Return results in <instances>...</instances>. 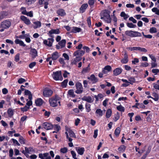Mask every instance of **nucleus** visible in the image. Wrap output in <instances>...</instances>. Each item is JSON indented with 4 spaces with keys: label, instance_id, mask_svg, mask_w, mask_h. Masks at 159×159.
Instances as JSON below:
<instances>
[{
    "label": "nucleus",
    "instance_id": "52",
    "mask_svg": "<svg viewBox=\"0 0 159 159\" xmlns=\"http://www.w3.org/2000/svg\"><path fill=\"white\" fill-rule=\"evenodd\" d=\"M87 21L89 27L90 28L91 26V22L90 17H89L87 18Z\"/></svg>",
    "mask_w": 159,
    "mask_h": 159
},
{
    "label": "nucleus",
    "instance_id": "45",
    "mask_svg": "<svg viewBox=\"0 0 159 159\" xmlns=\"http://www.w3.org/2000/svg\"><path fill=\"white\" fill-rule=\"evenodd\" d=\"M95 113L98 114L100 116H102L103 115L102 111L100 109H97Z\"/></svg>",
    "mask_w": 159,
    "mask_h": 159
},
{
    "label": "nucleus",
    "instance_id": "43",
    "mask_svg": "<svg viewBox=\"0 0 159 159\" xmlns=\"http://www.w3.org/2000/svg\"><path fill=\"white\" fill-rule=\"evenodd\" d=\"M91 105L90 104L86 103L85 104V108L86 111L87 112H89L91 111Z\"/></svg>",
    "mask_w": 159,
    "mask_h": 159
},
{
    "label": "nucleus",
    "instance_id": "62",
    "mask_svg": "<svg viewBox=\"0 0 159 159\" xmlns=\"http://www.w3.org/2000/svg\"><path fill=\"white\" fill-rule=\"evenodd\" d=\"M152 72L155 74V75H156L159 72V69H153L152 70Z\"/></svg>",
    "mask_w": 159,
    "mask_h": 159
},
{
    "label": "nucleus",
    "instance_id": "31",
    "mask_svg": "<svg viewBox=\"0 0 159 159\" xmlns=\"http://www.w3.org/2000/svg\"><path fill=\"white\" fill-rule=\"evenodd\" d=\"M125 57L121 60V62L123 64H126L128 61V56L126 53L124 55Z\"/></svg>",
    "mask_w": 159,
    "mask_h": 159
},
{
    "label": "nucleus",
    "instance_id": "55",
    "mask_svg": "<svg viewBox=\"0 0 159 159\" xmlns=\"http://www.w3.org/2000/svg\"><path fill=\"white\" fill-rule=\"evenodd\" d=\"M111 66L109 65L106 66L104 68V70H107L108 71H110L111 70Z\"/></svg>",
    "mask_w": 159,
    "mask_h": 159
},
{
    "label": "nucleus",
    "instance_id": "15",
    "mask_svg": "<svg viewBox=\"0 0 159 159\" xmlns=\"http://www.w3.org/2000/svg\"><path fill=\"white\" fill-rule=\"evenodd\" d=\"M20 19L26 25H29L30 24L31 22L30 20L25 16H21Z\"/></svg>",
    "mask_w": 159,
    "mask_h": 159
},
{
    "label": "nucleus",
    "instance_id": "39",
    "mask_svg": "<svg viewBox=\"0 0 159 159\" xmlns=\"http://www.w3.org/2000/svg\"><path fill=\"white\" fill-rule=\"evenodd\" d=\"M68 94L72 98H75V95L74 94V91L73 89H70L69 90L68 92Z\"/></svg>",
    "mask_w": 159,
    "mask_h": 159
},
{
    "label": "nucleus",
    "instance_id": "29",
    "mask_svg": "<svg viewBox=\"0 0 159 159\" xmlns=\"http://www.w3.org/2000/svg\"><path fill=\"white\" fill-rule=\"evenodd\" d=\"M90 70V64H89L87 67L83 68L82 70V73L83 74H85L89 72Z\"/></svg>",
    "mask_w": 159,
    "mask_h": 159
},
{
    "label": "nucleus",
    "instance_id": "38",
    "mask_svg": "<svg viewBox=\"0 0 159 159\" xmlns=\"http://www.w3.org/2000/svg\"><path fill=\"white\" fill-rule=\"evenodd\" d=\"M120 128L119 127H117L115 130L114 134L115 135L117 136H118L120 134Z\"/></svg>",
    "mask_w": 159,
    "mask_h": 159
},
{
    "label": "nucleus",
    "instance_id": "14",
    "mask_svg": "<svg viewBox=\"0 0 159 159\" xmlns=\"http://www.w3.org/2000/svg\"><path fill=\"white\" fill-rule=\"evenodd\" d=\"M35 103L37 106L40 107L43 103L44 101L42 98H39L35 100Z\"/></svg>",
    "mask_w": 159,
    "mask_h": 159
},
{
    "label": "nucleus",
    "instance_id": "32",
    "mask_svg": "<svg viewBox=\"0 0 159 159\" xmlns=\"http://www.w3.org/2000/svg\"><path fill=\"white\" fill-rule=\"evenodd\" d=\"M7 113L10 117H11L14 114V110L11 108H9L7 111Z\"/></svg>",
    "mask_w": 159,
    "mask_h": 159
},
{
    "label": "nucleus",
    "instance_id": "9",
    "mask_svg": "<svg viewBox=\"0 0 159 159\" xmlns=\"http://www.w3.org/2000/svg\"><path fill=\"white\" fill-rule=\"evenodd\" d=\"M60 33V31L59 29H52L48 32V34L49 37H53V35H52V34H58Z\"/></svg>",
    "mask_w": 159,
    "mask_h": 159
},
{
    "label": "nucleus",
    "instance_id": "18",
    "mask_svg": "<svg viewBox=\"0 0 159 159\" xmlns=\"http://www.w3.org/2000/svg\"><path fill=\"white\" fill-rule=\"evenodd\" d=\"M88 6V5L87 3H84L83 4L80 8V12L82 13H83L84 12Z\"/></svg>",
    "mask_w": 159,
    "mask_h": 159
},
{
    "label": "nucleus",
    "instance_id": "42",
    "mask_svg": "<svg viewBox=\"0 0 159 159\" xmlns=\"http://www.w3.org/2000/svg\"><path fill=\"white\" fill-rule=\"evenodd\" d=\"M128 80L130 82H129L130 84H133V83L135 82V78L134 77L129 78L128 79Z\"/></svg>",
    "mask_w": 159,
    "mask_h": 159
},
{
    "label": "nucleus",
    "instance_id": "12",
    "mask_svg": "<svg viewBox=\"0 0 159 159\" xmlns=\"http://www.w3.org/2000/svg\"><path fill=\"white\" fill-rule=\"evenodd\" d=\"M30 54L33 59L35 58L38 56L37 52L36 50L34 48H31Z\"/></svg>",
    "mask_w": 159,
    "mask_h": 159
},
{
    "label": "nucleus",
    "instance_id": "57",
    "mask_svg": "<svg viewBox=\"0 0 159 159\" xmlns=\"http://www.w3.org/2000/svg\"><path fill=\"white\" fill-rule=\"evenodd\" d=\"M20 60V54L18 53L16 54L15 57V61L16 62H18Z\"/></svg>",
    "mask_w": 159,
    "mask_h": 159
},
{
    "label": "nucleus",
    "instance_id": "36",
    "mask_svg": "<svg viewBox=\"0 0 159 159\" xmlns=\"http://www.w3.org/2000/svg\"><path fill=\"white\" fill-rule=\"evenodd\" d=\"M120 16L122 17H123L124 19L125 20H126L129 16V15L126 14L124 11H122L121 12Z\"/></svg>",
    "mask_w": 159,
    "mask_h": 159
},
{
    "label": "nucleus",
    "instance_id": "61",
    "mask_svg": "<svg viewBox=\"0 0 159 159\" xmlns=\"http://www.w3.org/2000/svg\"><path fill=\"white\" fill-rule=\"evenodd\" d=\"M11 140L13 142V143L14 144H15L16 145H17L18 146L20 145V144L18 143V142L16 140L14 139H11Z\"/></svg>",
    "mask_w": 159,
    "mask_h": 159
},
{
    "label": "nucleus",
    "instance_id": "1",
    "mask_svg": "<svg viewBox=\"0 0 159 159\" xmlns=\"http://www.w3.org/2000/svg\"><path fill=\"white\" fill-rule=\"evenodd\" d=\"M61 98L57 95H56L54 97L49 99V102L50 106L52 107H55L58 105L59 103L60 106H61V102L59 101Z\"/></svg>",
    "mask_w": 159,
    "mask_h": 159
},
{
    "label": "nucleus",
    "instance_id": "59",
    "mask_svg": "<svg viewBox=\"0 0 159 159\" xmlns=\"http://www.w3.org/2000/svg\"><path fill=\"white\" fill-rule=\"evenodd\" d=\"M81 59L82 58L81 57H80V56L76 57L75 58V59L74 61H75V62L74 64H75L76 62L80 61L81 60Z\"/></svg>",
    "mask_w": 159,
    "mask_h": 159
},
{
    "label": "nucleus",
    "instance_id": "64",
    "mask_svg": "<svg viewBox=\"0 0 159 159\" xmlns=\"http://www.w3.org/2000/svg\"><path fill=\"white\" fill-rule=\"evenodd\" d=\"M62 56L65 58L66 60H69V57L68 54L66 53H64L62 54Z\"/></svg>",
    "mask_w": 159,
    "mask_h": 159
},
{
    "label": "nucleus",
    "instance_id": "33",
    "mask_svg": "<svg viewBox=\"0 0 159 159\" xmlns=\"http://www.w3.org/2000/svg\"><path fill=\"white\" fill-rule=\"evenodd\" d=\"M112 114V110L110 109H108L106 113V117L107 118H109L111 117Z\"/></svg>",
    "mask_w": 159,
    "mask_h": 159
},
{
    "label": "nucleus",
    "instance_id": "41",
    "mask_svg": "<svg viewBox=\"0 0 159 159\" xmlns=\"http://www.w3.org/2000/svg\"><path fill=\"white\" fill-rule=\"evenodd\" d=\"M95 3L94 0H89L88 3L91 8H92L93 7V5Z\"/></svg>",
    "mask_w": 159,
    "mask_h": 159
},
{
    "label": "nucleus",
    "instance_id": "37",
    "mask_svg": "<svg viewBox=\"0 0 159 159\" xmlns=\"http://www.w3.org/2000/svg\"><path fill=\"white\" fill-rule=\"evenodd\" d=\"M126 147L124 145H121L118 148V150L120 152H124L126 149Z\"/></svg>",
    "mask_w": 159,
    "mask_h": 159
},
{
    "label": "nucleus",
    "instance_id": "7",
    "mask_svg": "<svg viewBox=\"0 0 159 159\" xmlns=\"http://www.w3.org/2000/svg\"><path fill=\"white\" fill-rule=\"evenodd\" d=\"M53 93V91L50 89L46 88L44 89L43 95L45 97H49L51 96Z\"/></svg>",
    "mask_w": 159,
    "mask_h": 159
},
{
    "label": "nucleus",
    "instance_id": "51",
    "mask_svg": "<svg viewBox=\"0 0 159 159\" xmlns=\"http://www.w3.org/2000/svg\"><path fill=\"white\" fill-rule=\"evenodd\" d=\"M11 98V97L10 95H7L6 97V100L7 102L9 103V105H11V102L10 101Z\"/></svg>",
    "mask_w": 159,
    "mask_h": 159
},
{
    "label": "nucleus",
    "instance_id": "25",
    "mask_svg": "<svg viewBox=\"0 0 159 159\" xmlns=\"http://www.w3.org/2000/svg\"><path fill=\"white\" fill-rule=\"evenodd\" d=\"M25 94L26 95H28L29 99L32 100V94H31L30 91L27 89H25Z\"/></svg>",
    "mask_w": 159,
    "mask_h": 159
},
{
    "label": "nucleus",
    "instance_id": "48",
    "mask_svg": "<svg viewBox=\"0 0 159 159\" xmlns=\"http://www.w3.org/2000/svg\"><path fill=\"white\" fill-rule=\"evenodd\" d=\"M29 107H27V106H25L23 107H21L20 110L22 111L23 112L26 111L29 109Z\"/></svg>",
    "mask_w": 159,
    "mask_h": 159
},
{
    "label": "nucleus",
    "instance_id": "8",
    "mask_svg": "<svg viewBox=\"0 0 159 159\" xmlns=\"http://www.w3.org/2000/svg\"><path fill=\"white\" fill-rule=\"evenodd\" d=\"M42 125L43 128L47 130L51 129L53 128V125L51 123L47 122L43 123Z\"/></svg>",
    "mask_w": 159,
    "mask_h": 159
},
{
    "label": "nucleus",
    "instance_id": "22",
    "mask_svg": "<svg viewBox=\"0 0 159 159\" xmlns=\"http://www.w3.org/2000/svg\"><path fill=\"white\" fill-rule=\"evenodd\" d=\"M85 53V51L83 50H77L75 51L74 53V55L75 56H76L77 55L81 56L84 55Z\"/></svg>",
    "mask_w": 159,
    "mask_h": 159
},
{
    "label": "nucleus",
    "instance_id": "21",
    "mask_svg": "<svg viewBox=\"0 0 159 159\" xmlns=\"http://www.w3.org/2000/svg\"><path fill=\"white\" fill-rule=\"evenodd\" d=\"M88 79L93 81V83H95L98 81V79L93 74L90 75V77H88Z\"/></svg>",
    "mask_w": 159,
    "mask_h": 159
},
{
    "label": "nucleus",
    "instance_id": "46",
    "mask_svg": "<svg viewBox=\"0 0 159 159\" xmlns=\"http://www.w3.org/2000/svg\"><path fill=\"white\" fill-rule=\"evenodd\" d=\"M127 26L130 28H134L136 27L135 25L133 24L132 23L128 22L126 24Z\"/></svg>",
    "mask_w": 159,
    "mask_h": 159
},
{
    "label": "nucleus",
    "instance_id": "3",
    "mask_svg": "<svg viewBox=\"0 0 159 159\" xmlns=\"http://www.w3.org/2000/svg\"><path fill=\"white\" fill-rule=\"evenodd\" d=\"M110 11L108 10H103L100 13L101 19H103L104 18L107 19L106 21L107 23H110L111 22V19L110 15Z\"/></svg>",
    "mask_w": 159,
    "mask_h": 159
},
{
    "label": "nucleus",
    "instance_id": "40",
    "mask_svg": "<svg viewBox=\"0 0 159 159\" xmlns=\"http://www.w3.org/2000/svg\"><path fill=\"white\" fill-rule=\"evenodd\" d=\"M68 80L66 79L64 80L61 83V86L63 88H66L67 86Z\"/></svg>",
    "mask_w": 159,
    "mask_h": 159
},
{
    "label": "nucleus",
    "instance_id": "10",
    "mask_svg": "<svg viewBox=\"0 0 159 159\" xmlns=\"http://www.w3.org/2000/svg\"><path fill=\"white\" fill-rule=\"evenodd\" d=\"M48 155V153H45L43 154L39 153V157L41 159H51V157Z\"/></svg>",
    "mask_w": 159,
    "mask_h": 159
},
{
    "label": "nucleus",
    "instance_id": "13",
    "mask_svg": "<svg viewBox=\"0 0 159 159\" xmlns=\"http://www.w3.org/2000/svg\"><path fill=\"white\" fill-rule=\"evenodd\" d=\"M49 0H39V5H42L44 4V8L46 9L48 8V2Z\"/></svg>",
    "mask_w": 159,
    "mask_h": 159
},
{
    "label": "nucleus",
    "instance_id": "35",
    "mask_svg": "<svg viewBox=\"0 0 159 159\" xmlns=\"http://www.w3.org/2000/svg\"><path fill=\"white\" fill-rule=\"evenodd\" d=\"M116 109L118 111L122 112H124L125 111V108L124 107L121 105L117 106L116 107Z\"/></svg>",
    "mask_w": 159,
    "mask_h": 159
},
{
    "label": "nucleus",
    "instance_id": "50",
    "mask_svg": "<svg viewBox=\"0 0 159 159\" xmlns=\"http://www.w3.org/2000/svg\"><path fill=\"white\" fill-rule=\"evenodd\" d=\"M139 47H129L127 48V49L130 50L131 51L133 50H139Z\"/></svg>",
    "mask_w": 159,
    "mask_h": 159
},
{
    "label": "nucleus",
    "instance_id": "60",
    "mask_svg": "<svg viewBox=\"0 0 159 159\" xmlns=\"http://www.w3.org/2000/svg\"><path fill=\"white\" fill-rule=\"evenodd\" d=\"M60 151L62 153H66L67 152V149L65 147L61 148L60 150Z\"/></svg>",
    "mask_w": 159,
    "mask_h": 159
},
{
    "label": "nucleus",
    "instance_id": "20",
    "mask_svg": "<svg viewBox=\"0 0 159 159\" xmlns=\"http://www.w3.org/2000/svg\"><path fill=\"white\" fill-rule=\"evenodd\" d=\"M122 69L120 68H117L115 69L113 71L114 75L117 76L120 75L122 72Z\"/></svg>",
    "mask_w": 159,
    "mask_h": 159
},
{
    "label": "nucleus",
    "instance_id": "58",
    "mask_svg": "<svg viewBox=\"0 0 159 159\" xmlns=\"http://www.w3.org/2000/svg\"><path fill=\"white\" fill-rule=\"evenodd\" d=\"M69 135L71 137L75 138V134L72 130H70L69 132Z\"/></svg>",
    "mask_w": 159,
    "mask_h": 159
},
{
    "label": "nucleus",
    "instance_id": "49",
    "mask_svg": "<svg viewBox=\"0 0 159 159\" xmlns=\"http://www.w3.org/2000/svg\"><path fill=\"white\" fill-rule=\"evenodd\" d=\"M157 29L154 27H152L150 28L149 30V32L151 33H154L157 32Z\"/></svg>",
    "mask_w": 159,
    "mask_h": 159
},
{
    "label": "nucleus",
    "instance_id": "6",
    "mask_svg": "<svg viewBox=\"0 0 159 159\" xmlns=\"http://www.w3.org/2000/svg\"><path fill=\"white\" fill-rule=\"evenodd\" d=\"M75 86L77 90L75 91V93L77 94H81L83 92V88L81 83L77 82L75 84Z\"/></svg>",
    "mask_w": 159,
    "mask_h": 159
},
{
    "label": "nucleus",
    "instance_id": "26",
    "mask_svg": "<svg viewBox=\"0 0 159 159\" xmlns=\"http://www.w3.org/2000/svg\"><path fill=\"white\" fill-rule=\"evenodd\" d=\"M15 42L16 44H19L20 46H21L24 47L26 46L22 41L18 39H16L15 41Z\"/></svg>",
    "mask_w": 159,
    "mask_h": 159
},
{
    "label": "nucleus",
    "instance_id": "53",
    "mask_svg": "<svg viewBox=\"0 0 159 159\" xmlns=\"http://www.w3.org/2000/svg\"><path fill=\"white\" fill-rule=\"evenodd\" d=\"M26 80L25 79L20 78L18 79V82L20 84H21L23 83L26 82Z\"/></svg>",
    "mask_w": 159,
    "mask_h": 159
},
{
    "label": "nucleus",
    "instance_id": "30",
    "mask_svg": "<svg viewBox=\"0 0 159 159\" xmlns=\"http://www.w3.org/2000/svg\"><path fill=\"white\" fill-rule=\"evenodd\" d=\"M81 30V29L80 28L75 27L73 28L71 32L72 33H76L80 32Z\"/></svg>",
    "mask_w": 159,
    "mask_h": 159
},
{
    "label": "nucleus",
    "instance_id": "24",
    "mask_svg": "<svg viewBox=\"0 0 159 159\" xmlns=\"http://www.w3.org/2000/svg\"><path fill=\"white\" fill-rule=\"evenodd\" d=\"M34 25L33 26L34 29H36L40 28L41 26V23L40 21H36L33 22Z\"/></svg>",
    "mask_w": 159,
    "mask_h": 159
},
{
    "label": "nucleus",
    "instance_id": "4",
    "mask_svg": "<svg viewBox=\"0 0 159 159\" xmlns=\"http://www.w3.org/2000/svg\"><path fill=\"white\" fill-rule=\"evenodd\" d=\"M125 34L126 35L131 37H140L141 36V34L140 32L132 30H127L125 31Z\"/></svg>",
    "mask_w": 159,
    "mask_h": 159
},
{
    "label": "nucleus",
    "instance_id": "27",
    "mask_svg": "<svg viewBox=\"0 0 159 159\" xmlns=\"http://www.w3.org/2000/svg\"><path fill=\"white\" fill-rule=\"evenodd\" d=\"M15 42L16 44H19L20 46H21L24 47L26 46L22 41L18 39H16L15 41Z\"/></svg>",
    "mask_w": 159,
    "mask_h": 159
},
{
    "label": "nucleus",
    "instance_id": "54",
    "mask_svg": "<svg viewBox=\"0 0 159 159\" xmlns=\"http://www.w3.org/2000/svg\"><path fill=\"white\" fill-rule=\"evenodd\" d=\"M36 63L35 62H32L29 64V67L30 68L32 69L36 65Z\"/></svg>",
    "mask_w": 159,
    "mask_h": 159
},
{
    "label": "nucleus",
    "instance_id": "56",
    "mask_svg": "<svg viewBox=\"0 0 159 159\" xmlns=\"http://www.w3.org/2000/svg\"><path fill=\"white\" fill-rule=\"evenodd\" d=\"M148 55L152 60L154 62H156V59L155 56L153 55V54H149Z\"/></svg>",
    "mask_w": 159,
    "mask_h": 159
},
{
    "label": "nucleus",
    "instance_id": "28",
    "mask_svg": "<svg viewBox=\"0 0 159 159\" xmlns=\"http://www.w3.org/2000/svg\"><path fill=\"white\" fill-rule=\"evenodd\" d=\"M66 43V40L65 39H63L59 42L58 44L60 46L61 48H63L65 47Z\"/></svg>",
    "mask_w": 159,
    "mask_h": 159
},
{
    "label": "nucleus",
    "instance_id": "19",
    "mask_svg": "<svg viewBox=\"0 0 159 159\" xmlns=\"http://www.w3.org/2000/svg\"><path fill=\"white\" fill-rule=\"evenodd\" d=\"M81 99L83 101H86L87 102L90 103H92L93 102V100H92L91 97L89 96H84V97L81 98Z\"/></svg>",
    "mask_w": 159,
    "mask_h": 159
},
{
    "label": "nucleus",
    "instance_id": "17",
    "mask_svg": "<svg viewBox=\"0 0 159 159\" xmlns=\"http://www.w3.org/2000/svg\"><path fill=\"white\" fill-rule=\"evenodd\" d=\"M59 57L58 52L57 51H56L52 54V56L51 57L52 60L55 61L57 60Z\"/></svg>",
    "mask_w": 159,
    "mask_h": 159
},
{
    "label": "nucleus",
    "instance_id": "34",
    "mask_svg": "<svg viewBox=\"0 0 159 159\" xmlns=\"http://www.w3.org/2000/svg\"><path fill=\"white\" fill-rule=\"evenodd\" d=\"M152 96L154 98H152V99L155 101H158L159 98V95L156 93L154 92L152 94Z\"/></svg>",
    "mask_w": 159,
    "mask_h": 159
},
{
    "label": "nucleus",
    "instance_id": "44",
    "mask_svg": "<svg viewBox=\"0 0 159 159\" xmlns=\"http://www.w3.org/2000/svg\"><path fill=\"white\" fill-rule=\"evenodd\" d=\"M55 130L57 131L58 132L61 129V127L60 125H53V128Z\"/></svg>",
    "mask_w": 159,
    "mask_h": 159
},
{
    "label": "nucleus",
    "instance_id": "47",
    "mask_svg": "<svg viewBox=\"0 0 159 159\" xmlns=\"http://www.w3.org/2000/svg\"><path fill=\"white\" fill-rule=\"evenodd\" d=\"M19 142L21 144L25 143L24 138L22 136H20L19 138Z\"/></svg>",
    "mask_w": 159,
    "mask_h": 159
},
{
    "label": "nucleus",
    "instance_id": "23",
    "mask_svg": "<svg viewBox=\"0 0 159 159\" xmlns=\"http://www.w3.org/2000/svg\"><path fill=\"white\" fill-rule=\"evenodd\" d=\"M8 15V13L6 11H2L0 12V20L5 18Z\"/></svg>",
    "mask_w": 159,
    "mask_h": 159
},
{
    "label": "nucleus",
    "instance_id": "63",
    "mask_svg": "<svg viewBox=\"0 0 159 159\" xmlns=\"http://www.w3.org/2000/svg\"><path fill=\"white\" fill-rule=\"evenodd\" d=\"M151 150V147L150 146H148L146 151V153L145 154L147 156L150 152Z\"/></svg>",
    "mask_w": 159,
    "mask_h": 159
},
{
    "label": "nucleus",
    "instance_id": "2",
    "mask_svg": "<svg viewBox=\"0 0 159 159\" xmlns=\"http://www.w3.org/2000/svg\"><path fill=\"white\" fill-rule=\"evenodd\" d=\"M11 22L9 20H6L2 22L0 24V32H2L5 29H8L11 26Z\"/></svg>",
    "mask_w": 159,
    "mask_h": 159
},
{
    "label": "nucleus",
    "instance_id": "11",
    "mask_svg": "<svg viewBox=\"0 0 159 159\" xmlns=\"http://www.w3.org/2000/svg\"><path fill=\"white\" fill-rule=\"evenodd\" d=\"M75 149L78 154L80 155H82L85 151V149L84 147H76Z\"/></svg>",
    "mask_w": 159,
    "mask_h": 159
},
{
    "label": "nucleus",
    "instance_id": "16",
    "mask_svg": "<svg viewBox=\"0 0 159 159\" xmlns=\"http://www.w3.org/2000/svg\"><path fill=\"white\" fill-rule=\"evenodd\" d=\"M56 12L58 16H60L61 17L64 16L66 14L65 10L63 9H58Z\"/></svg>",
    "mask_w": 159,
    "mask_h": 159
},
{
    "label": "nucleus",
    "instance_id": "5",
    "mask_svg": "<svg viewBox=\"0 0 159 159\" xmlns=\"http://www.w3.org/2000/svg\"><path fill=\"white\" fill-rule=\"evenodd\" d=\"M52 76L53 79L56 80H61L63 79L61 71H58L55 72H53Z\"/></svg>",
    "mask_w": 159,
    "mask_h": 159
}]
</instances>
